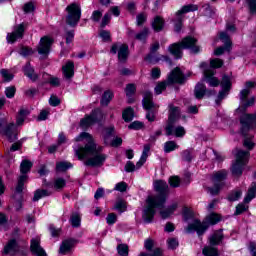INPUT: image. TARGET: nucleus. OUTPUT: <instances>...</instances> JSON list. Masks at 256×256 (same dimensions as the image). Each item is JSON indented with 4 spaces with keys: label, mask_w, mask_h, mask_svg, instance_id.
Instances as JSON below:
<instances>
[{
    "label": "nucleus",
    "mask_w": 256,
    "mask_h": 256,
    "mask_svg": "<svg viewBox=\"0 0 256 256\" xmlns=\"http://www.w3.org/2000/svg\"><path fill=\"white\" fill-rule=\"evenodd\" d=\"M75 141L85 143L84 146H74V153L80 161L87 159L84 163L87 167H101L105 163L107 155L103 153V146H99L91 134L82 132Z\"/></svg>",
    "instance_id": "1"
},
{
    "label": "nucleus",
    "mask_w": 256,
    "mask_h": 256,
    "mask_svg": "<svg viewBox=\"0 0 256 256\" xmlns=\"http://www.w3.org/2000/svg\"><path fill=\"white\" fill-rule=\"evenodd\" d=\"M154 189L159 193L157 196H149L146 199L147 206L143 211V219L145 223H151L155 217V207H163L169 195V185L163 180L154 182Z\"/></svg>",
    "instance_id": "2"
},
{
    "label": "nucleus",
    "mask_w": 256,
    "mask_h": 256,
    "mask_svg": "<svg viewBox=\"0 0 256 256\" xmlns=\"http://www.w3.org/2000/svg\"><path fill=\"white\" fill-rule=\"evenodd\" d=\"M219 221H221V215L217 213H211L203 222L194 219L193 222L187 226L186 233H193V231H196V233L201 236L207 229H209V225H217Z\"/></svg>",
    "instance_id": "3"
},
{
    "label": "nucleus",
    "mask_w": 256,
    "mask_h": 256,
    "mask_svg": "<svg viewBox=\"0 0 256 256\" xmlns=\"http://www.w3.org/2000/svg\"><path fill=\"white\" fill-rule=\"evenodd\" d=\"M143 109L147 111L146 119L153 123L157 119V113H159V105L153 103V93L151 91H146L143 94L142 100Z\"/></svg>",
    "instance_id": "4"
},
{
    "label": "nucleus",
    "mask_w": 256,
    "mask_h": 256,
    "mask_svg": "<svg viewBox=\"0 0 256 256\" xmlns=\"http://www.w3.org/2000/svg\"><path fill=\"white\" fill-rule=\"evenodd\" d=\"M66 24L70 27H77L81 21V4L73 2L66 7Z\"/></svg>",
    "instance_id": "5"
},
{
    "label": "nucleus",
    "mask_w": 256,
    "mask_h": 256,
    "mask_svg": "<svg viewBox=\"0 0 256 256\" xmlns=\"http://www.w3.org/2000/svg\"><path fill=\"white\" fill-rule=\"evenodd\" d=\"M249 151L245 150H238L236 153V161L232 165V175L234 177H241L243 175V167L247 164V161H249Z\"/></svg>",
    "instance_id": "6"
},
{
    "label": "nucleus",
    "mask_w": 256,
    "mask_h": 256,
    "mask_svg": "<svg viewBox=\"0 0 256 256\" xmlns=\"http://www.w3.org/2000/svg\"><path fill=\"white\" fill-rule=\"evenodd\" d=\"M225 179H227V170H219L212 175V182L214 187H209L208 192L210 195H219V191L225 187Z\"/></svg>",
    "instance_id": "7"
},
{
    "label": "nucleus",
    "mask_w": 256,
    "mask_h": 256,
    "mask_svg": "<svg viewBox=\"0 0 256 256\" xmlns=\"http://www.w3.org/2000/svg\"><path fill=\"white\" fill-rule=\"evenodd\" d=\"M29 24L27 22H22L20 24L14 25L13 31L7 34V41L11 44L17 43V41L25 37V31H27Z\"/></svg>",
    "instance_id": "8"
},
{
    "label": "nucleus",
    "mask_w": 256,
    "mask_h": 256,
    "mask_svg": "<svg viewBox=\"0 0 256 256\" xmlns=\"http://www.w3.org/2000/svg\"><path fill=\"white\" fill-rule=\"evenodd\" d=\"M168 85H185L187 79L185 78V74L181 71V68H174L167 77Z\"/></svg>",
    "instance_id": "9"
},
{
    "label": "nucleus",
    "mask_w": 256,
    "mask_h": 256,
    "mask_svg": "<svg viewBox=\"0 0 256 256\" xmlns=\"http://www.w3.org/2000/svg\"><path fill=\"white\" fill-rule=\"evenodd\" d=\"M99 115H101V112L99 110L92 111L91 114L86 115L84 118L80 121V127L82 129H89V127H93L95 123H99Z\"/></svg>",
    "instance_id": "10"
},
{
    "label": "nucleus",
    "mask_w": 256,
    "mask_h": 256,
    "mask_svg": "<svg viewBox=\"0 0 256 256\" xmlns=\"http://www.w3.org/2000/svg\"><path fill=\"white\" fill-rule=\"evenodd\" d=\"M220 41H222L225 44V47L220 46L215 49L214 55L219 57L220 55H223L225 51H231V46L233 45V42H231V38L229 37V34L226 32H220L219 33Z\"/></svg>",
    "instance_id": "11"
},
{
    "label": "nucleus",
    "mask_w": 256,
    "mask_h": 256,
    "mask_svg": "<svg viewBox=\"0 0 256 256\" xmlns=\"http://www.w3.org/2000/svg\"><path fill=\"white\" fill-rule=\"evenodd\" d=\"M198 42L199 40L192 36H186L180 41L183 49H190V51L195 54L201 51V46L197 45Z\"/></svg>",
    "instance_id": "12"
},
{
    "label": "nucleus",
    "mask_w": 256,
    "mask_h": 256,
    "mask_svg": "<svg viewBox=\"0 0 256 256\" xmlns=\"http://www.w3.org/2000/svg\"><path fill=\"white\" fill-rule=\"evenodd\" d=\"M249 95H251V90L249 89H243L240 91V101L242 103L241 109H243V111H247L249 107H253V105H255L256 98L252 96L248 99Z\"/></svg>",
    "instance_id": "13"
},
{
    "label": "nucleus",
    "mask_w": 256,
    "mask_h": 256,
    "mask_svg": "<svg viewBox=\"0 0 256 256\" xmlns=\"http://www.w3.org/2000/svg\"><path fill=\"white\" fill-rule=\"evenodd\" d=\"M54 40L49 36H44L40 39L38 46L39 55H49L51 52V46L53 45Z\"/></svg>",
    "instance_id": "14"
},
{
    "label": "nucleus",
    "mask_w": 256,
    "mask_h": 256,
    "mask_svg": "<svg viewBox=\"0 0 256 256\" xmlns=\"http://www.w3.org/2000/svg\"><path fill=\"white\" fill-rule=\"evenodd\" d=\"M181 117V109L177 106H169L168 126L166 129H173V123Z\"/></svg>",
    "instance_id": "15"
},
{
    "label": "nucleus",
    "mask_w": 256,
    "mask_h": 256,
    "mask_svg": "<svg viewBox=\"0 0 256 256\" xmlns=\"http://www.w3.org/2000/svg\"><path fill=\"white\" fill-rule=\"evenodd\" d=\"M30 250H31V253H33V255L47 256L45 249H43V247H41V238H39V237L33 238L31 240Z\"/></svg>",
    "instance_id": "16"
},
{
    "label": "nucleus",
    "mask_w": 256,
    "mask_h": 256,
    "mask_svg": "<svg viewBox=\"0 0 256 256\" xmlns=\"http://www.w3.org/2000/svg\"><path fill=\"white\" fill-rule=\"evenodd\" d=\"M183 45L180 42L172 43L168 46V52L173 55L174 59H183Z\"/></svg>",
    "instance_id": "17"
},
{
    "label": "nucleus",
    "mask_w": 256,
    "mask_h": 256,
    "mask_svg": "<svg viewBox=\"0 0 256 256\" xmlns=\"http://www.w3.org/2000/svg\"><path fill=\"white\" fill-rule=\"evenodd\" d=\"M62 73L66 79H73L75 77V62L68 60L64 66H62Z\"/></svg>",
    "instance_id": "18"
},
{
    "label": "nucleus",
    "mask_w": 256,
    "mask_h": 256,
    "mask_svg": "<svg viewBox=\"0 0 256 256\" xmlns=\"http://www.w3.org/2000/svg\"><path fill=\"white\" fill-rule=\"evenodd\" d=\"M240 133L244 137V147L249 150L253 149V147H255V144L253 143V134L249 133V129L241 130Z\"/></svg>",
    "instance_id": "19"
},
{
    "label": "nucleus",
    "mask_w": 256,
    "mask_h": 256,
    "mask_svg": "<svg viewBox=\"0 0 256 256\" xmlns=\"http://www.w3.org/2000/svg\"><path fill=\"white\" fill-rule=\"evenodd\" d=\"M152 29L155 33H161L165 29V19L162 16H156L151 23Z\"/></svg>",
    "instance_id": "20"
},
{
    "label": "nucleus",
    "mask_w": 256,
    "mask_h": 256,
    "mask_svg": "<svg viewBox=\"0 0 256 256\" xmlns=\"http://www.w3.org/2000/svg\"><path fill=\"white\" fill-rule=\"evenodd\" d=\"M24 75L28 77V79L32 80L33 83L39 79V75L35 73V69L31 66V63H27L23 68Z\"/></svg>",
    "instance_id": "21"
},
{
    "label": "nucleus",
    "mask_w": 256,
    "mask_h": 256,
    "mask_svg": "<svg viewBox=\"0 0 256 256\" xmlns=\"http://www.w3.org/2000/svg\"><path fill=\"white\" fill-rule=\"evenodd\" d=\"M149 151H151V145L145 144L140 160L136 163L137 169H141V167L145 165L147 161V157H149Z\"/></svg>",
    "instance_id": "22"
},
{
    "label": "nucleus",
    "mask_w": 256,
    "mask_h": 256,
    "mask_svg": "<svg viewBox=\"0 0 256 256\" xmlns=\"http://www.w3.org/2000/svg\"><path fill=\"white\" fill-rule=\"evenodd\" d=\"M74 241L72 239L64 240L59 248L60 255H67L71 253V249H73Z\"/></svg>",
    "instance_id": "23"
},
{
    "label": "nucleus",
    "mask_w": 256,
    "mask_h": 256,
    "mask_svg": "<svg viewBox=\"0 0 256 256\" xmlns=\"http://www.w3.org/2000/svg\"><path fill=\"white\" fill-rule=\"evenodd\" d=\"M44 79V83H48L51 85V87H60L61 86V80L59 77L51 76L48 73H43L42 75Z\"/></svg>",
    "instance_id": "24"
},
{
    "label": "nucleus",
    "mask_w": 256,
    "mask_h": 256,
    "mask_svg": "<svg viewBox=\"0 0 256 256\" xmlns=\"http://www.w3.org/2000/svg\"><path fill=\"white\" fill-rule=\"evenodd\" d=\"M129 57V46L127 44H122L118 49V60L121 63H125Z\"/></svg>",
    "instance_id": "25"
},
{
    "label": "nucleus",
    "mask_w": 256,
    "mask_h": 256,
    "mask_svg": "<svg viewBox=\"0 0 256 256\" xmlns=\"http://www.w3.org/2000/svg\"><path fill=\"white\" fill-rule=\"evenodd\" d=\"M17 253V241L15 239L10 240L4 247V255H15Z\"/></svg>",
    "instance_id": "26"
},
{
    "label": "nucleus",
    "mask_w": 256,
    "mask_h": 256,
    "mask_svg": "<svg viewBox=\"0 0 256 256\" xmlns=\"http://www.w3.org/2000/svg\"><path fill=\"white\" fill-rule=\"evenodd\" d=\"M205 93H207V86L203 83L196 84L194 88V96L196 99H203L205 97Z\"/></svg>",
    "instance_id": "27"
},
{
    "label": "nucleus",
    "mask_w": 256,
    "mask_h": 256,
    "mask_svg": "<svg viewBox=\"0 0 256 256\" xmlns=\"http://www.w3.org/2000/svg\"><path fill=\"white\" fill-rule=\"evenodd\" d=\"M0 135H3L10 141V143H13V141H17V130L13 129H1Z\"/></svg>",
    "instance_id": "28"
},
{
    "label": "nucleus",
    "mask_w": 256,
    "mask_h": 256,
    "mask_svg": "<svg viewBox=\"0 0 256 256\" xmlns=\"http://www.w3.org/2000/svg\"><path fill=\"white\" fill-rule=\"evenodd\" d=\"M223 241V231L218 230L214 232L210 238H209V243L210 245H219V243Z\"/></svg>",
    "instance_id": "29"
},
{
    "label": "nucleus",
    "mask_w": 256,
    "mask_h": 256,
    "mask_svg": "<svg viewBox=\"0 0 256 256\" xmlns=\"http://www.w3.org/2000/svg\"><path fill=\"white\" fill-rule=\"evenodd\" d=\"M73 164L67 161H60L56 163V172L57 173H65L68 169H72Z\"/></svg>",
    "instance_id": "30"
},
{
    "label": "nucleus",
    "mask_w": 256,
    "mask_h": 256,
    "mask_svg": "<svg viewBox=\"0 0 256 256\" xmlns=\"http://www.w3.org/2000/svg\"><path fill=\"white\" fill-rule=\"evenodd\" d=\"M193 11H199V6L195 4H188V5H184L181 10H178L176 12V15L182 16L185 13H191Z\"/></svg>",
    "instance_id": "31"
},
{
    "label": "nucleus",
    "mask_w": 256,
    "mask_h": 256,
    "mask_svg": "<svg viewBox=\"0 0 256 256\" xmlns=\"http://www.w3.org/2000/svg\"><path fill=\"white\" fill-rule=\"evenodd\" d=\"M177 203H173L171 206H169L167 209L160 211V215L162 219H168V217H171L175 211H177Z\"/></svg>",
    "instance_id": "32"
},
{
    "label": "nucleus",
    "mask_w": 256,
    "mask_h": 256,
    "mask_svg": "<svg viewBox=\"0 0 256 256\" xmlns=\"http://www.w3.org/2000/svg\"><path fill=\"white\" fill-rule=\"evenodd\" d=\"M150 30L147 27H144L140 32L135 35L136 41H143V43H147V39L149 38Z\"/></svg>",
    "instance_id": "33"
},
{
    "label": "nucleus",
    "mask_w": 256,
    "mask_h": 256,
    "mask_svg": "<svg viewBox=\"0 0 256 256\" xmlns=\"http://www.w3.org/2000/svg\"><path fill=\"white\" fill-rule=\"evenodd\" d=\"M256 195V182H252L250 188L248 189V193L244 198V203H251L252 199H255Z\"/></svg>",
    "instance_id": "34"
},
{
    "label": "nucleus",
    "mask_w": 256,
    "mask_h": 256,
    "mask_svg": "<svg viewBox=\"0 0 256 256\" xmlns=\"http://www.w3.org/2000/svg\"><path fill=\"white\" fill-rule=\"evenodd\" d=\"M27 115H29V110L20 109V111L17 115V118H16V125L18 127H21V125H23V123H25V119H26Z\"/></svg>",
    "instance_id": "35"
},
{
    "label": "nucleus",
    "mask_w": 256,
    "mask_h": 256,
    "mask_svg": "<svg viewBox=\"0 0 256 256\" xmlns=\"http://www.w3.org/2000/svg\"><path fill=\"white\" fill-rule=\"evenodd\" d=\"M202 15L204 17H213L215 15V8L211 4L206 3L202 5Z\"/></svg>",
    "instance_id": "36"
},
{
    "label": "nucleus",
    "mask_w": 256,
    "mask_h": 256,
    "mask_svg": "<svg viewBox=\"0 0 256 256\" xmlns=\"http://www.w3.org/2000/svg\"><path fill=\"white\" fill-rule=\"evenodd\" d=\"M113 97H114V95H113V93L110 90L105 91L103 93L102 99L100 101L101 105L103 107H107V105H109V103H111V101L113 100Z\"/></svg>",
    "instance_id": "37"
},
{
    "label": "nucleus",
    "mask_w": 256,
    "mask_h": 256,
    "mask_svg": "<svg viewBox=\"0 0 256 256\" xmlns=\"http://www.w3.org/2000/svg\"><path fill=\"white\" fill-rule=\"evenodd\" d=\"M51 195V191L45 189H38L34 192L33 201H39V199H43V197H49Z\"/></svg>",
    "instance_id": "38"
},
{
    "label": "nucleus",
    "mask_w": 256,
    "mask_h": 256,
    "mask_svg": "<svg viewBox=\"0 0 256 256\" xmlns=\"http://www.w3.org/2000/svg\"><path fill=\"white\" fill-rule=\"evenodd\" d=\"M135 111L133 110L132 107H128L126 108L123 112H122V119L126 122L129 123L131 121H133V115H134Z\"/></svg>",
    "instance_id": "39"
},
{
    "label": "nucleus",
    "mask_w": 256,
    "mask_h": 256,
    "mask_svg": "<svg viewBox=\"0 0 256 256\" xmlns=\"http://www.w3.org/2000/svg\"><path fill=\"white\" fill-rule=\"evenodd\" d=\"M220 85L224 91H231L232 83H231V77L224 75L222 77V80L220 82Z\"/></svg>",
    "instance_id": "40"
},
{
    "label": "nucleus",
    "mask_w": 256,
    "mask_h": 256,
    "mask_svg": "<svg viewBox=\"0 0 256 256\" xmlns=\"http://www.w3.org/2000/svg\"><path fill=\"white\" fill-rule=\"evenodd\" d=\"M31 167H33V163L31 161L23 160L20 164V173H22V175L29 173V171H31Z\"/></svg>",
    "instance_id": "41"
},
{
    "label": "nucleus",
    "mask_w": 256,
    "mask_h": 256,
    "mask_svg": "<svg viewBox=\"0 0 256 256\" xmlns=\"http://www.w3.org/2000/svg\"><path fill=\"white\" fill-rule=\"evenodd\" d=\"M204 256H219V250L212 246H206L202 250Z\"/></svg>",
    "instance_id": "42"
},
{
    "label": "nucleus",
    "mask_w": 256,
    "mask_h": 256,
    "mask_svg": "<svg viewBox=\"0 0 256 256\" xmlns=\"http://www.w3.org/2000/svg\"><path fill=\"white\" fill-rule=\"evenodd\" d=\"M166 135L169 137H185V129H167Z\"/></svg>",
    "instance_id": "43"
},
{
    "label": "nucleus",
    "mask_w": 256,
    "mask_h": 256,
    "mask_svg": "<svg viewBox=\"0 0 256 256\" xmlns=\"http://www.w3.org/2000/svg\"><path fill=\"white\" fill-rule=\"evenodd\" d=\"M144 59L148 63H153V65H155V63H159V61H161V56L156 54V52L155 53H149V54L146 55V57Z\"/></svg>",
    "instance_id": "44"
},
{
    "label": "nucleus",
    "mask_w": 256,
    "mask_h": 256,
    "mask_svg": "<svg viewBox=\"0 0 256 256\" xmlns=\"http://www.w3.org/2000/svg\"><path fill=\"white\" fill-rule=\"evenodd\" d=\"M183 29V16L176 15V19L174 20V31L179 33Z\"/></svg>",
    "instance_id": "45"
},
{
    "label": "nucleus",
    "mask_w": 256,
    "mask_h": 256,
    "mask_svg": "<svg viewBox=\"0 0 256 256\" xmlns=\"http://www.w3.org/2000/svg\"><path fill=\"white\" fill-rule=\"evenodd\" d=\"M66 185L67 181H65L63 178H56L53 183V187L56 189V191H61V189H63Z\"/></svg>",
    "instance_id": "46"
},
{
    "label": "nucleus",
    "mask_w": 256,
    "mask_h": 256,
    "mask_svg": "<svg viewBox=\"0 0 256 256\" xmlns=\"http://www.w3.org/2000/svg\"><path fill=\"white\" fill-rule=\"evenodd\" d=\"M175 149H179V146L175 141H168L164 144L165 153H171V151H175Z\"/></svg>",
    "instance_id": "47"
},
{
    "label": "nucleus",
    "mask_w": 256,
    "mask_h": 256,
    "mask_svg": "<svg viewBox=\"0 0 256 256\" xmlns=\"http://www.w3.org/2000/svg\"><path fill=\"white\" fill-rule=\"evenodd\" d=\"M25 181H27V175H21L18 179V184L16 186V193H23Z\"/></svg>",
    "instance_id": "48"
},
{
    "label": "nucleus",
    "mask_w": 256,
    "mask_h": 256,
    "mask_svg": "<svg viewBox=\"0 0 256 256\" xmlns=\"http://www.w3.org/2000/svg\"><path fill=\"white\" fill-rule=\"evenodd\" d=\"M224 63L225 62L220 58H213L210 60V67L212 69H221V67H223Z\"/></svg>",
    "instance_id": "49"
},
{
    "label": "nucleus",
    "mask_w": 256,
    "mask_h": 256,
    "mask_svg": "<svg viewBox=\"0 0 256 256\" xmlns=\"http://www.w3.org/2000/svg\"><path fill=\"white\" fill-rule=\"evenodd\" d=\"M167 85H169L168 81L158 82L155 87L156 95H161V93H163V91H165V89H167Z\"/></svg>",
    "instance_id": "50"
},
{
    "label": "nucleus",
    "mask_w": 256,
    "mask_h": 256,
    "mask_svg": "<svg viewBox=\"0 0 256 256\" xmlns=\"http://www.w3.org/2000/svg\"><path fill=\"white\" fill-rule=\"evenodd\" d=\"M117 252L120 256H129V246L127 244H119L117 246Z\"/></svg>",
    "instance_id": "51"
},
{
    "label": "nucleus",
    "mask_w": 256,
    "mask_h": 256,
    "mask_svg": "<svg viewBox=\"0 0 256 256\" xmlns=\"http://www.w3.org/2000/svg\"><path fill=\"white\" fill-rule=\"evenodd\" d=\"M242 195L243 192L241 190H234L228 195V201H239Z\"/></svg>",
    "instance_id": "52"
},
{
    "label": "nucleus",
    "mask_w": 256,
    "mask_h": 256,
    "mask_svg": "<svg viewBox=\"0 0 256 256\" xmlns=\"http://www.w3.org/2000/svg\"><path fill=\"white\" fill-rule=\"evenodd\" d=\"M70 223L72 227H81V216H79V214H72L70 218Z\"/></svg>",
    "instance_id": "53"
},
{
    "label": "nucleus",
    "mask_w": 256,
    "mask_h": 256,
    "mask_svg": "<svg viewBox=\"0 0 256 256\" xmlns=\"http://www.w3.org/2000/svg\"><path fill=\"white\" fill-rule=\"evenodd\" d=\"M137 26L141 27L147 22V13L142 12L136 16Z\"/></svg>",
    "instance_id": "54"
},
{
    "label": "nucleus",
    "mask_w": 256,
    "mask_h": 256,
    "mask_svg": "<svg viewBox=\"0 0 256 256\" xmlns=\"http://www.w3.org/2000/svg\"><path fill=\"white\" fill-rule=\"evenodd\" d=\"M15 93H17V88L15 86H10L5 89L7 99H13V97H15Z\"/></svg>",
    "instance_id": "55"
},
{
    "label": "nucleus",
    "mask_w": 256,
    "mask_h": 256,
    "mask_svg": "<svg viewBox=\"0 0 256 256\" xmlns=\"http://www.w3.org/2000/svg\"><path fill=\"white\" fill-rule=\"evenodd\" d=\"M192 160H193V151L184 150L182 152V161H187L188 163H191Z\"/></svg>",
    "instance_id": "56"
},
{
    "label": "nucleus",
    "mask_w": 256,
    "mask_h": 256,
    "mask_svg": "<svg viewBox=\"0 0 256 256\" xmlns=\"http://www.w3.org/2000/svg\"><path fill=\"white\" fill-rule=\"evenodd\" d=\"M138 256H163V250L161 248H156L152 253L141 252Z\"/></svg>",
    "instance_id": "57"
},
{
    "label": "nucleus",
    "mask_w": 256,
    "mask_h": 256,
    "mask_svg": "<svg viewBox=\"0 0 256 256\" xmlns=\"http://www.w3.org/2000/svg\"><path fill=\"white\" fill-rule=\"evenodd\" d=\"M101 17H103V11L95 10L92 12L91 19L94 23H99L101 21Z\"/></svg>",
    "instance_id": "58"
},
{
    "label": "nucleus",
    "mask_w": 256,
    "mask_h": 256,
    "mask_svg": "<svg viewBox=\"0 0 256 256\" xmlns=\"http://www.w3.org/2000/svg\"><path fill=\"white\" fill-rule=\"evenodd\" d=\"M0 73L6 83H9V81H13V74L9 73V70L2 69Z\"/></svg>",
    "instance_id": "59"
},
{
    "label": "nucleus",
    "mask_w": 256,
    "mask_h": 256,
    "mask_svg": "<svg viewBox=\"0 0 256 256\" xmlns=\"http://www.w3.org/2000/svg\"><path fill=\"white\" fill-rule=\"evenodd\" d=\"M109 23H111V13L107 12L106 14H104L100 27L103 29L105 27H107V25H109Z\"/></svg>",
    "instance_id": "60"
},
{
    "label": "nucleus",
    "mask_w": 256,
    "mask_h": 256,
    "mask_svg": "<svg viewBox=\"0 0 256 256\" xmlns=\"http://www.w3.org/2000/svg\"><path fill=\"white\" fill-rule=\"evenodd\" d=\"M19 53L23 57H29V55H33V48L28 46H22Z\"/></svg>",
    "instance_id": "61"
},
{
    "label": "nucleus",
    "mask_w": 256,
    "mask_h": 256,
    "mask_svg": "<svg viewBox=\"0 0 256 256\" xmlns=\"http://www.w3.org/2000/svg\"><path fill=\"white\" fill-rule=\"evenodd\" d=\"M247 209H249L248 205L240 203L236 206L234 215H241L242 213H245V211H247Z\"/></svg>",
    "instance_id": "62"
},
{
    "label": "nucleus",
    "mask_w": 256,
    "mask_h": 256,
    "mask_svg": "<svg viewBox=\"0 0 256 256\" xmlns=\"http://www.w3.org/2000/svg\"><path fill=\"white\" fill-rule=\"evenodd\" d=\"M114 138L115 136H113V130H109L108 132H106V134L104 135L105 145H111Z\"/></svg>",
    "instance_id": "63"
},
{
    "label": "nucleus",
    "mask_w": 256,
    "mask_h": 256,
    "mask_svg": "<svg viewBox=\"0 0 256 256\" xmlns=\"http://www.w3.org/2000/svg\"><path fill=\"white\" fill-rule=\"evenodd\" d=\"M251 15L256 14V0H245Z\"/></svg>",
    "instance_id": "64"
}]
</instances>
